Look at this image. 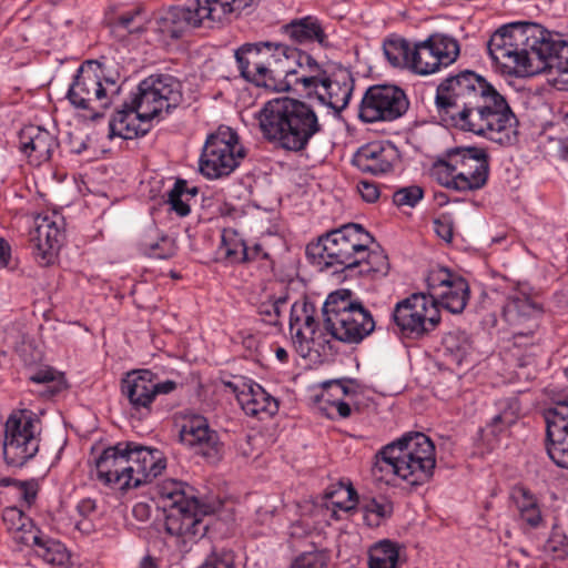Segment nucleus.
<instances>
[{
    "label": "nucleus",
    "instance_id": "obj_58",
    "mask_svg": "<svg viewBox=\"0 0 568 568\" xmlns=\"http://www.w3.org/2000/svg\"><path fill=\"white\" fill-rule=\"evenodd\" d=\"M143 11L141 8H135L133 10L123 12L119 17V24L130 32L139 31L140 27L144 22Z\"/></svg>",
    "mask_w": 568,
    "mask_h": 568
},
{
    "label": "nucleus",
    "instance_id": "obj_22",
    "mask_svg": "<svg viewBox=\"0 0 568 568\" xmlns=\"http://www.w3.org/2000/svg\"><path fill=\"white\" fill-rule=\"evenodd\" d=\"M179 436L184 446L209 463H216L223 456L224 445L217 432L211 428L207 419L201 415L187 418L182 425Z\"/></svg>",
    "mask_w": 568,
    "mask_h": 568
},
{
    "label": "nucleus",
    "instance_id": "obj_50",
    "mask_svg": "<svg viewBox=\"0 0 568 568\" xmlns=\"http://www.w3.org/2000/svg\"><path fill=\"white\" fill-rule=\"evenodd\" d=\"M444 346L458 365L467 358L473 349L471 341L464 332L449 333L444 339Z\"/></svg>",
    "mask_w": 568,
    "mask_h": 568
},
{
    "label": "nucleus",
    "instance_id": "obj_20",
    "mask_svg": "<svg viewBox=\"0 0 568 568\" xmlns=\"http://www.w3.org/2000/svg\"><path fill=\"white\" fill-rule=\"evenodd\" d=\"M546 450L559 467L568 469V394L544 410Z\"/></svg>",
    "mask_w": 568,
    "mask_h": 568
},
{
    "label": "nucleus",
    "instance_id": "obj_25",
    "mask_svg": "<svg viewBox=\"0 0 568 568\" xmlns=\"http://www.w3.org/2000/svg\"><path fill=\"white\" fill-rule=\"evenodd\" d=\"M303 52L290 48L285 44H276L272 42L244 43L235 50V60L237 69L242 78L254 71L263 70L264 65H270V61H275L277 55H286L296 58Z\"/></svg>",
    "mask_w": 568,
    "mask_h": 568
},
{
    "label": "nucleus",
    "instance_id": "obj_11",
    "mask_svg": "<svg viewBox=\"0 0 568 568\" xmlns=\"http://www.w3.org/2000/svg\"><path fill=\"white\" fill-rule=\"evenodd\" d=\"M544 307L521 291L510 293L503 306V318L511 329L513 345L516 348H529L536 355L541 339L540 324Z\"/></svg>",
    "mask_w": 568,
    "mask_h": 568
},
{
    "label": "nucleus",
    "instance_id": "obj_19",
    "mask_svg": "<svg viewBox=\"0 0 568 568\" xmlns=\"http://www.w3.org/2000/svg\"><path fill=\"white\" fill-rule=\"evenodd\" d=\"M536 58L545 63L548 82L559 91L568 90V41L541 27Z\"/></svg>",
    "mask_w": 568,
    "mask_h": 568
},
{
    "label": "nucleus",
    "instance_id": "obj_24",
    "mask_svg": "<svg viewBox=\"0 0 568 568\" xmlns=\"http://www.w3.org/2000/svg\"><path fill=\"white\" fill-rule=\"evenodd\" d=\"M467 172L489 176V161L485 149L478 146H455L447 149L434 161L430 172Z\"/></svg>",
    "mask_w": 568,
    "mask_h": 568
},
{
    "label": "nucleus",
    "instance_id": "obj_44",
    "mask_svg": "<svg viewBox=\"0 0 568 568\" xmlns=\"http://www.w3.org/2000/svg\"><path fill=\"white\" fill-rule=\"evenodd\" d=\"M383 51L392 67L410 70L413 45L409 41L399 37L388 38L383 43Z\"/></svg>",
    "mask_w": 568,
    "mask_h": 568
},
{
    "label": "nucleus",
    "instance_id": "obj_46",
    "mask_svg": "<svg viewBox=\"0 0 568 568\" xmlns=\"http://www.w3.org/2000/svg\"><path fill=\"white\" fill-rule=\"evenodd\" d=\"M499 406L500 412L486 425V432L493 436H499L505 433L519 417V402L516 398L500 402Z\"/></svg>",
    "mask_w": 568,
    "mask_h": 568
},
{
    "label": "nucleus",
    "instance_id": "obj_33",
    "mask_svg": "<svg viewBox=\"0 0 568 568\" xmlns=\"http://www.w3.org/2000/svg\"><path fill=\"white\" fill-rule=\"evenodd\" d=\"M140 251L153 258L165 260L176 252V245L172 237L163 234L156 226L148 227L139 241Z\"/></svg>",
    "mask_w": 568,
    "mask_h": 568
},
{
    "label": "nucleus",
    "instance_id": "obj_42",
    "mask_svg": "<svg viewBox=\"0 0 568 568\" xmlns=\"http://www.w3.org/2000/svg\"><path fill=\"white\" fill-rule=\"evenodd\" d=\"M368 568H399V545L389 539H383L368 548Z\"/></svg>",
    "mask_w": 568,
    "mask_h": 568
},
{
    "label": "nucleus",
    "instance_id": "obj_34",
    "mask_svg": "<svg viewBox=\"0 0 568 568\" xmlns=\"http://www.w3.org/2000/svg\"><path fill=\"white\" fill-rule=\"evenodd\" d=\"M432 178L442 186L457 192H473L483 189L488 178L481 176L479 172H430Z\"/></svg>",
    "mask_w": 568,
    "mask_h": 568
},
{
    "label": "nucleus",
    "instance_id": "obj_61",
    "mask_svg": "<svg viewBox=\"0 0 568 568\" xmlns=\"http://www.w3.org/2000/svg\"><path fill=\"white\" fill-rule=\"evenodd\" d=\"M434 230L436 234L446 242H450L453 239V225L449 221L444 219H437L434 222Z\"/></svg>",
    "mask_w": 568,
    "mask_h": 568
},
{
    "label": "nucleus",
    "instance_id": "obj_13",
    "mask_svg": "<svg viewBox=\"0 0 568 568\" xmlns=\"http://www.w3.org/2000/svg\"><path fill=\"white\" fill-rule=\"evenodd\" d=\"M245 155L237 133L229 126H220L206 138L199 161L200 172L211 180L227 176Z\"/></svg>",
    "mask_w": 568,
    "mask_h": 568
},
{
    "label": "nucleus",
    "instance_id": "obj_39",
    "mask_svg": "<svg viewBox=\"0 0 568 568\" xmlns=\"http://www.w3.org/2000/svg\"><path fill=\"white\" fill-rule=\"evenodd\" d=\"M315 314V306L306 301L295 302L291 306L290 331L293 339L300 338L304 334L312 335L318 329Z\"/></svg>",
    "mask_w": 568,
    "mask_h": 568
},
{
    "label": "nucleus",
    "instance_id": "obj_26",
    "mask_svg": "<svg viewBox=\"0 0 568 568\" xmlns=\"http://www.w3.org/2000/svg\"><path fill=\"white\" fill-rule=\"evenodd\" d=\"M57 216H39L31 233L32 252L41 266L52 265L62 245L64 232Z\"/></svg>",
    "mask_w": 568,
    "mask_h": 568
},
{
    "label": "nucleus",
    "instance_id": "obj_29",
    "mask_svg": "<svg viewBox=\"0 0 568 568\" xmlns=\"http://www.w3.org/2000/svg\"><path fill=\"white\" fill-rule=\"evenodd\" d=\"M19 140L21 151L37 164L49 161L59 146L55 135L38 125L24 126Z\"/></svg>",
    "mask_w": 568,
    "mask_h": 568
},
{
    "label": "nucleus",
    "instance_id": "obj_9",
    "mask_svg": "<svg viewBox=\"0 0 568 568\" xmlns=\"http://www.w3.org/2000/svg\"><path fill=\"white\" fill-rule=\"evenodd\" d=\"M323 317L332 338L346 344H359L375 329L372 313L346 288L328 294L323 305Z\"/></svg>",
    "mask_w": 568,
    "mask_h": 568
},
{
    "label": "nucleus",
    "instance_id": "obj_31",
    "mask_svg": "<svg viewBox=\"0 0 568 568\" xmlns=\"http://www.w3.org/2000/svg\"><path fill=\"white\" fill-rule=\"evenodd\" d=\"M284 34L293 42L308 44L316 42L322 47L327 45V34L321 20L314 16L293 19L283 26Z\"/></svg>",
    "mask_w": 568,
    "mask_h": 568
},
{
    "label": "nucleus",
    "instance_id": "obj_17",
    "mask_svg": "<svg viewBox=\"0 0 568 568\" xmlns=\"http://www.w3.org/2000/svg\"><path fill=\"white\" fill-rule=\"evenodd\" d=\"M427 295L434 303L453 314L462 313L469 300L468 282L447 267L435 266L427 277Z\"/></svg>",
    "mask_w": 568,
    "mask_h": 568
},
{
    "label": "nucleus",
    "instance_id": "obj_38",
    "mask_svg": "<svg viewBox=\"0 0 568 568\" xmlns=\"http://www.w3.org/2000/svg\"><path fill=\"white\" fill-rule=\"evenodd\" d=\"M138 463L141 464V468L135 470V483H142V485L150 483L166 468V458L163 452L141 444L138 448Z\"/></svg>",
    "mask_w": 568,
    "mask_h": 568
},
{
    "label": "nucleus",
    "instance_id": "obj_53",
    "mask_svg": "<svg viewBox=\"0 0 568 568\" xmlns=\"http://www.w3.org/2000/svg\"><path fill=\"white\" fill-rule=\"evenodd\" d=\"M424 196V191L418 185H409L398 189L393 194V202L397 206H415Z\"/></svg>",
    "mask_w": 568,
    "mask_h": 568
},
{
    "label": "nucleus",
    "instance_id": "obj_36",
    "mask_svg": "<svg viewBox=\"0 0 568 568\" xmlns=\"http://www.w3.org/2000/svg\"><path fill=\"white\" fill-rule=\"evenodd\" d=\"M358 263L351 272V276L359 275L366 276L372 280H377L386 276L389 272V262L384 251L377 248L372 250L369 245H364L362 257H358Z\"/></svg>",
    "mask_w": 568,
    "mask_h": 568
},
{
    "label": "nucleus",
    "instance_id": "obj_54",
    "mask_svg": "<svg viewBox=\"0 0 568 568\" xmlns=\"http://www.w3.org/2000/svg\"><path fill=\"white\" fill-rule=\"evenodd\" d=\"M327 564V556L324 551H305L297 556L291 568H324Z\"/></svg>",
    "mask_w": 568,
    "mask_h": 568
},
{
    "label": "nucleus",
    "instance_id": "obj_57",
    "mask_svg": "<svg viewBox=\"0 0 568 568\" xmlns=\"http://www.w3.org/2000/svg\"><path fill=\"white\" fill-rule=\"evenodd\" d=\"M18 498L28 507H31L36 500L39 493V483L37 479L29 480H20L17 481L16 487Z\"/></svg>",
    "mask_w": 568,
    "mask_h": 568
},
{
    "label": "nucleus",
    "instance_id": "obj_48",
    "mask_svg": "<svg viewBox=\"0 0 568 568\" xmlns=\"http://www.w3.org/2000/svg\"><path fill=\"white\" fill-rule=\"evenodd\" d=\"M29 381L34 384L44 385L45 389L39 392L40 395L53 397L67 388L64 375L52 367H42L29 376Z\"/></svg>",
    "mask_w": 568,
    "mask_h": 568
},
{
    "label": "nucleus",
    "instance_id": "obj_8",
    "mask_svg": "<svg viewBox=\"0 0 568 568\" xmlns=\"http://www.w3.org/2000/svg\"><path fill=\"white\" fill-rule=\"evenodd\" d=\"M373 242V236L362 225L349 223L307 244L306 256L321 270L336 267L349 275L363 255L364 245Z\"/></svg>",
    "mask_w": 568,
    "mask_h": 568
},
{
    "label": "nucleus",
    "instance_id": "obj_52",
    "mask_svg": "<svg viewBox=\"0 0 568 568\" xmlns=\"http://www.w3.org/2000/svg\"><path fill=\"white\" fill-rule=\"evenodd\" d=\"M286 303V296L270 297L268 300L260 303L257 306V313L262 317L263 322L276 326L280 323L282 308Z\"/></svg>",
    "mask_w": 568,
    "mask_h": 568
},
{
    "label": "nucleus",
    "instance_id": "obj_59",
    "mask_svg": "<svg viewBox=\"0 0 568 568\" xmlns=\"http://www.w3.org/2000/svg\"><path fill=\"white\" fill-rule=\"evenodd\" d=\"M357 190L362 196V199L368 203H373L379 197V190L377 185L373 182L361 181L357 184Z\"/></svg>",
    "mask_w": 568,
    "mask_h": 568
},
{
    "label": "nucleus",
    "instance_id": "obj_15",
    "mask_svg": "<svg viewBox=\"0 0 568 568\" xmlns=\"http://www.w3.org/2000/svg\"><path fill=\"white\" fill-rule=\"evenodd\" d=\"M392 320L403 336L418 338L439 324L440 311L427 293H413L396 303Z\"/></svg>",
    "mask_w": 568,
    "mask_h": 568
},
{
    "label": "nucleus",
    "instance_id": "obj_7",
    "mask_svg": "<svg viewBox=\"0 0 568 568\" xmlns=\"http://www.w3.org/2000/svg\"><path fill=\"white\" fill-rule=\"evenodd\" d=\"M541 26L537 23H510L493 33L487 50L493 63L509 75L535 73L531 57L537 54L541 38Z\"/></svg>",
    "mask_w": 568,
    "mask_h": 568
},
{
    "label": "nucleus",
    "instance_id": "obj_28",
    "mask_svg": "<svg viewBox=\"0 0 568 568\" xmlns=\"http://www.w3.org/2000/svg\"><path fill=\"white\" fill-rule=\"evenodd\" d=\"M291 61L296 63V58L290 57V54L277 55L275 61H270V65H264L263 70L254 71L244 79L256 87H262L270 91H286L290 88L286 78L295 75L297 71V69H292Z\"/></svg>",
    "mask_w": 568,
    "mask_h": 568
},
{
    "label": "nucleus",
    "instance_id": "obj_21",
    "mask_svg": "<svg viewBox=\"0 0 568 568\" xmlns=\"http://www.w3.org/2000/svg\"><path fill=\"white\" fill-rule=\"evenodd\" d=\"M202 11L205 12V8L201 0H195L187 7L170 8L155 20L153 30L159 36V41L169 43L207 23L206 14Z\"/></svg>",
    "mask_w": 568,
    "mask_h": 568
},
{
    "label": "nucleus",
    "instance_id": "obj_4",
    "mask_svg": "<svg viewBox=\"0 0 568 568\" xmlns=\"http://www.w3.org/2000/svg\"><path fill=\"white\" fill-rule=\"evenodd\" d=\"M436 450L424 433H408L379 449L372 475L378 481L392 483L396 477L410 486H420L434 475Z\"/></svg>",
    "mask_w": 568,
    "mask_h": 568
},
{
    "label": "nucleus",
    "instance_id": "obj_10",
    "mask_svg": "<svg viewBox=\"0 0 568 568\" xmlns=\"http://www.w3.org/2000/svg\"><path fill=\"white\" fill-rule=\"evenodd\" d=\"M116 79L106 77L98 61H87L79 69L68 90V99L78 109H108L120 94Z\"/></svg>",
    "mask_w": 568,
    "mask_h": 568
},
{
    "label": "nucleus",
    "instance_id": "obj_43",
    "mask_svg": "<svg viewBox=\"0 0 568 568\" xmlns=\"http://www.w3.org/2000/svg\"><path fill=\"white\" fill-rule=\"evenodd\" d=\"M219 251L232 264L247 262V246L235 229L227 227L222 231Z\"/></svg>",
    "mask_w": 568,
    "mask_h": 568
},
{
    "label": "nucleus",
    "instance_id": "obj_35",
    "mask_svg": "<svg viewBox=\"0 0 568 568\" xmlns=\"http://www.w3.org/2000/svg\"><path fill=\"white\" fill-rule=\"evenodd\" d=\"M205 8L207 27L222 24L229 16H240L245 10L252 8L255 0H201ZM204 13V11H202Z\"/></svg>",
    "mask_w": 568,
    "mask_h": 568
},
{
    "label": "nucleus",
    "instance_id": "obj_37",
    "mask_svg": "<svg viewBox=\"0 0 568 568\" xmlns=\"http://www.w3.org/2000/svg\"><path fill=\"white\" fill-rule=\"evenodd\" d=\"M325 506L332 509V517L338 519V511H351L357 505V491L351 483L338 481L324 491Z\"/></svg>",
    "mask_w": 568,
    "mask_h": 568
},
{
    "label": "nucleus",
    "instance_id": "obj_60",
    "mask_svg": "<svg viewBox=\"0 0 568 568\" xmlns=\"http://www.w3.org/2000/svg\"><path fill=\"white\" fill-rule=\"evenodd\" d=\"M132 516L140 523H148L152 517V507L149 503L139 501L132 508Z\"/></svg>",
    "mask_w": 568,
    "mask_h": 568
},
{
    "label": "nucleus",
    "instance_id": "obj_6",
    "mask_svg": "<svg viewBox=\"0 0 568 568\" xmlns=\"http://www.w3.org/2000/svg\"><path fill=\"white\" fill-rule=\"evenodd\" d=\"M294 84L307 99L316 100L334 114L346 109L354 90V79L347 69L320 63L306 52L298 55Z\"/></svg>",
    "mask_w": 568,
    "mask_h": 568
},
{
    "label": "nucleus",
    "instance_id": "obj_3",
    "mask_svg": "<svg viewBox=\"0 0 568 568\" xmlns=\"http://www.w3.org/2000/svg\"><path fill=\"white\" fill-rule=\"evenodd\" d=\"M256 119L268 143L293 153L304 152L314 136L324 130L312 105L291 98L267 101L256 113Z\"/></svg>",
    "mask_w": 568,
    "mask_h": 568
},
{
    "label": "nucleus",
    "instance_id": "obj_30",
    "mask_svg": "<svg viewBox=\"0 0 568 568\" xmlns=\"http://www.w3.org/2000/svg\"><path fill=\"white\" fill-rule=\"evenodd\" d=\"M236 399L247 416L265 419L280 409V402L257 383H250L237 393Z\"/></svg>",
    "mask_w": 568,
    "mask_h": 568
},
{
    "label": "nucleus",
    "instance_id": "obj_55",
    "mask_svg": "<svg viewBox=\"0 0 568 568\" xmlns=\"http://www.w3.org/2000/svg\"><path fill=\"white\" fill-rule=\"evenodd\" d=\"M199 568H236L232 550L212 551Z\"/></svg>",
    "mask_w": 568,
    "mask_h": 568
},
{
    "label": "nucleus",
    "instance_id": "obj_5",
    "mask_svg": "<svg viewBox=\"0 0 568 568\" xmlns=\"http://www.w3.org/2000/svg\"><path fill=\"white\" fill-rule=\"evenodd\" d=\"M155 495L165 513L164 528L175 542L186 548L200 540L207 530L203 521L206 510L186 483L165 479L156 485Z\"/></svg>",
    "mask_w": 568,
    "mask_h": 568
},
{
    "label": "nucleus",
    "instance_id": "obj_23",
    "mask_svg": "<svg viewBox=\"0 0 568 568\" xmlns=\"http://www.w3.org/2000/svg\"><path fill=\"white\" fill-rule=\"evenodd\" d=\"M398 149L390 142L373 141L359 146L351 163L364 174L385 175L399 162Z\"/></svg>",
    "mask_w": 568,
    "mask_h": 568
},
{
    "label": "nucleus",
    "instance_id": "obj_16",
    "mask_svg": "<svg viewBox=\"0 0 568 568\" xmlns=\"http://www.w3.org/2000/svg\"><path fill=\"white\" fill-rule=\"evenodd\" d=\"M458 41L446 34H432L426 40L413 44L410 71L428 75L453 64L459 57Z\"/></svg>",
    "mask_w": 568,
    "mask_h": 568
},
{
    "label": "nucleus",
    "instance_id": "obj_47",
    "mask_svg": "<svg viewBox=\"0 0 568 568\" xmlns=\"http://www.w3.org/2000/svg\"><path fill=\"white\" fill-rule=\"evenodd\" d=\"M197 193L196 186H189L185 180L178 179L168 193V203L171 205V210L179 216H186L191 211L189 202Z\"/></svg>",
    "mask_w": 568,
    "mask_h": 568
},
{
    "label": "nucleus",
    "instance_id": "obj_63",
    "mask_svg": "<svg viewBox=\"0 0 568 568\" xmlns=\"http://www.w3.org/2000/svg\"><path fill=\"white\" fill-rule=\"evenodd\" d=\"M328 405L336 409L339 417L347 418L351 416V413H352L351 404L345 402L344 398H335Z\"/></svg>",
    "mask_w": 568,
    "mask_h": 568
},
{
    "label": "nucleus",
    "instance_id": "obj_41",
    "mask_svg": "<svg viewBox=\"0 0 568 568\" xmlns=\"http://www.w3.org/2000/svg\"><path fill=\"white\" fill-rule=\"evenodd\" d=\"M520 519L530 528H537L542 521L541 510L536 497L524 486H516L511 490Z\"/></svg>",
    "mask_w": 568,
    "mask_h": 568
},
{
    "label": "nucleus",
    "instance_id": "obj_14",
    "mask_svg": "<svg viewBox=\"0 0 568 568\" xmlns=\"http://www.w3.org/2000/svg\"><path fill=\"white\" fill-rule=\"evenodd\" d=\"M172 379L160 381L150 369H133L121 381V394L128 402L130 414L139 419L149 417L160 395H168L178 388Z\"/></svg>",
    "mask_w": 568,
    "mask_h": 568
},
{
    "label": "nucleus",
    "instance_id": "obj_18",
    "mask_svg": "<svg viewBox=\"0 0 568 568\" xmlns=\"http://www.w3.org/2000/svg\"><path fill=\"white\" fill-rule=\"evenodd\" d=\"M409 102L405 92L396 85H374L365 92L359 119L365 123L394 121L406 113Z\"/></svg>",
    "mask_w": 568,
    "mask_h": 568
},
{
    "label": "nucleus",
    "instance_id": "obj_62",
    "mask_svg": "<svg viewBox=\"0 0 568 568\" xmlns=\"http://www.w3.org/2000/svg\"><path fill=\"white\" fill-rule=\"evenodd\" d=\"M75 510L82 518H90L97 510V501L92 498H83L77 504Z\"/></svg>",
    "mask_w": 568,
    "mask_h": 568
},
{
    "label": "nucleus",
    "instance_id": "obj_12",
    "mask_svg": "<svg viewBox=\"0 0 568 568\" xmlns=\"http://www.w3.org/2000/svg\"><path fill=\"white\" fill-rule=\"evenodd\" d=\"M40 419L30 409L12 412L4 424L3 458L9 467H22L39 452Z\"/></svg>",
    "mask_w": 568,
    "mask_h": 568
},
{
    "label": "nucleus",
    "instance_id": "obj_45",
    "mask_svg": "<svg viewBox=\"0 0 568 568\" xmlns=\"http://www.w3.org/2000/svg\"><path fill=\"white\" fill-rule=\"evenodd\" d=\"M2 521L7 530L12 535V539L21 545V536H26L32 530H38L31 518L16 506L6 507L2 510Z\"/></svg>",
    "mask_w": 568,
    "mask_h": 568
},
{
    "label": "nucleus",
    "instance_id": "obj_49",
    "mask_svg": "<svg viewBox=\"0 0 568 568\" xmlns=\"http://www.w3.org/2000/svg\"><path fill=\"white\" fill-rule=\"evenodd\" d=\"M322 400L331 404L335 398H344L357 395L358 384L353 378H338L326 381L322 384Z\"/></svg>",
    "mask_w": 568,
    "mask_h": 568
},
{
    "label": "nucleus",
    "instance_id": "obj_32",
    "mask_svg": "<svg viewBox=\"0 0 568 568\" xmlns=\"http://www.w3.org/2000/svg\"><path fill=\"white\" fill-rule=\"evenodd\" d=\"M21 546L30 547L50 565H62L67 559L64 546L43 534L39 528L21 536Z\"/></svg>",
    "mask_w": 568,
    "mask_h": 568
},
{
    "label": "nucleus",
    "instance_id": "obj_40",
    "mask_svg": "<svg viewBox=\"0 0 568 568\" xmlns=\"http://www.w3.org/2000/svg\"><path fill=\"white\" fill-rule=\"evenodd\" d=\"M293 344L296 352L303 357L310 361H318L331 354L332 346L326 334L320 328L314 334H304L300 338H294Z\"/></svg>",
    "mask_w": 568,
    "mask_h": 568
},
{
    "label": "nucleus",
    "instance_id": "obj_51",
    "mask_svg": "<svg viewBox=\"0 0 568 568\" xmlns=\"http://www.w3.org/2000/svg\"><path fill=\"white\" fill-rule=\"evenodd\" d=\"M365 523L373 527L378 526L381 520L389 517L393 513V506L388 501H378L371 499L362 507Z\"/></svg>",
    "mask_w": 568,
    "mask_h": 568
},
{
    "label": "nucleus",
    "instance_id": "obj_56",
    "mask_svg": "<svg viewBox=\"0 0 568 568\" xmlns=\"http://www.w3.org/2000/svg\"><path fill=\"white\" fill-rule=\"evenodd\" d=\"M125 444L130 445V448H128V453H125V459H128L126 467L129 468L126 470L128 477L124 483L129 484V489L136 488L142 486V483H135L136 480V471L141 468V464L138 463V448L139 443L135 442H125Z\"/></svg>",
    "mask_w": 568,
    "mask_h": 568
},
{
    "label": "nucleus",
    "instance_id": "obj_2",
    "mask_svg": "<svg viewBox=\"0 0 568 568\" xmlns=\"http://www.w3.org/2000/svg\"><path fill=\"white\" fill-rule=\"evenodd\" d=\"M182 83L169 73L151 74L143 79L109 122V136L131 140L150 131V121L169 113L182 101Z\"/></svg>",
    "mask_w": 568,
    "mask_h": 568
},
{
    "label": "nucleus",
    "instance_id": "obj_64",
    "mask_svg": "<svg viewBox=\"0 0 568 568\" xmlns=\"http://www.w3.org/2000/svg\"><path fill=\"white\" fill-rule=\"evenodd\" d=\"M556 542L557 540L555 538H551L547 544V548L552 552L559 551L558 557H564L568 555V541H566L565 538H562L559 541V546H556Z\"/></svg>",
    "mask_w": 568,
    "mask_h": 568
},
{
    "label": "nucleus",
    "instance_id": "obj_1",
    "mask_svg": "<svg viewBox=\"0 0 568 568\" xmlns=\"http://www.w3.org/2000/svg\"><path fill=\"white\" fill-rule=\"evenodd\" d=\"M435 104L440 119L460 131L499 144L515 140L518 121L506 98L474 71L444 79L436 89Z\"/></svg>",
    "mask_w": 568,
    "mask_h": 568
},
{
    "label": "nucleus",
    "instance_id": "obj_27",
    "mask_svg": "<svg viewBox=\"0 0 568 568\" xmlns=\"http://www.w3.org/2000/svg\"><path fill=\"white\" fill-rule=\"evenodd\" d=\"M128 448H130V445L125 442H119L103 449L95 459V476L100 483L123 491L129 489V484L124 483L129 469L126 467L128 459H125Z\"/></svg>",
    "mask_w": 568,
    "mask_h": 568
}]
</instances>
